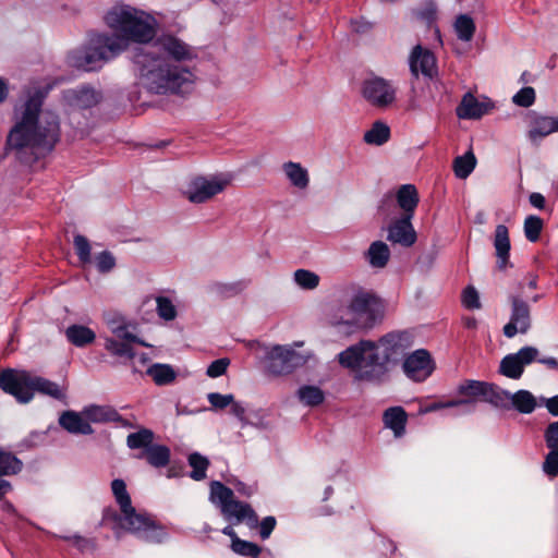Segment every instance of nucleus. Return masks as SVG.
<instances>
[{
	"instance_id": "473e14b6",
	"label": "nucleus",
	"mask_w": 558,
	"mask_h": 558,
	"mask_svg": "<svg viewBox=\"0 0 558 558\" xmlns=\"http://www.w3.org/2000/svg\"><path fill=\"white\" fill-rule=\"evenodd\" d=\"M298 400L305 407H317L325 400L324 391L314 385H302L295 392Z\"/></svg>"
},
{
	"instance_id": "dca6fc26",
	"label": "nucleus",
	"mask_w": 558,
	"mask_h": 558,
	"mask_svg": "<svg viewBox=\"0 0 558 558\" xmlns=\"http://www.w3.org/2000/svg\"><path fill=\"white\" fill-rule=\"evenodd\" d=\"M409 66L411 74L418 77L422 74L424 77L433 78L438 73L437 59L429 49L416 45L412 48L409 57Z\"/></svg>"
},
{
	"instance_id": "774afa93",
	"label": "nucleus",
	"mask_w": 558,
	"mask_h": 558,
	"mask_svg": "<svg viewBox=\"0 0 558 558\" xmlns=\"http://www.w3.org/2000/svg\"><path fill=\"white\" fill-rule=\"evenodd\" d=\"M535 362L544 364L547 367L553 368V369H555V367L558 366V361L553 356L539 357V355H538L537 360Z\"/></svg>"
},
{
	"instance_id": "aec40b11",
	"label": "nucleus",
	"mask_w": 558,
	"mask_h": 558,
	"mask_svg": "<svg viewBox=\"0 0 558 558\" xmlns=\"http://www.w3.org/2000/svg\"><path fill=\"white\" fill-rule=\"evenodd\" d=\"M281 170L292 187L299 191L308 189L311 182L310 172L303 165L295 161H286L282 163Z\"/></svg>"
},
{
	"instance_id": "603ef678",
	"label": "nucleus",
	"mask_w": 558,
	"mask_h": 558,
	"mask_svg": "<svg viewBox=\"0 0 558 558\" xmlns=\"http://www.w3.org/2000/svg\"><path fill=\"white\" fill-rule=\"evenodd\" d=\"M74 247H75V252H76L80 260L83 264L90 263V260H92L90 244L85 236H83L81 234L75 235L74 236Z\"/></svg>"
},
{
	"instance_id": "09e8293b",
	"label": "nucleus",
	"mask_w": 558,
	"mask_h": 558,
	"mask_svg": "<svg viewBox=\"0 0 558 558\" xmlns=\"http://www.w3.org/2000/svg\"><path fill=\"white\" fill-rule=\"evenodd\" d=\"M153 440V433L148 429H142L137 433L130 434L126 439V444L130 448H143L147 447Z\"/></svg>"
},
{
	"instance_id": "4d7b16f0",
	"label": "nucleus",
	"mask_w": 558,
	"mask_h": 558,
	"mask_svg": "<svg viewBox=\"0 0 558 558\" xmlns=\"http://www.w3.org/2000/svg\"><path fill=\"white\" fill-rule=\"evenodd\" d=\"M472 403V400L468 399H458V400H449L446 402H433L428 405H426L423 410H421L422 413H429L435 412L441 409L446 408H457L461 405H470Z\"/></svg>"
},
{
	"instance_id": "cd10ccee",
	"label": "nucleus",
	"mask_w": 558,
	"mask_h": 558,
	"mask_svg": "<svg viewBox=\"0 0 558 558\" xmlns=\"http://www.w3.org/2000/svg\"><path fill=\"white\" fill-rule=\"evenodd\" d=\"M537 405L536 398L531 391L519 389L515 392H511L510 410H515L521 414H531Z\"/></svg>"
},
{
	"instance_id": "a878e982",
	"label": "nucleus",
	"mask_w": 558,
	"mask_h": 558,
	"mask_svg": "<svg viewBox=\"0 0 558 558\" xmlns=\"http://www.w3.org/2000/svg\"><path fill=\"white\" fill-rule=\"evenodd\" d=\"M384 424L391 429L396 437H401L405 433L408 414L402 407L388 408L383 415Z\"/></svg>"
},
{
	"instance_id": "c9c22d12",
	"label": "nucleus",
	"mask_w": 558,
	"mask_h": 558,
	"mask_svg": "<svg viewBox=\"0 0 558 558\" xmlns=\"http://www.w3.org/2000/svg\"><path fill=\"white\" fill-rule=\"evenodd\" d=\"M146 373L153 378L155 384L159 386L169 385L173 383L177 377L175 371L169 364H153L147 368Z\"/></svg>"
},
{
	"instance_id": "c03bdc74",
	"label": "nucleus",
	"mask_w": 558,
	"mask_h": 558,
	"mask_svg": "<svg viewBox=\"0 0 558 558\" xmlns=\"http://www.w3.org/2000/svg\"><path fill=\"white\" fill-rule=\"evenodd\" d=\"M543 226L544 222L541 217L535 215L527 216L523 226L525 238L532 243L536 242L541 236Z\"/></svg>"
},
{
	"instance_id": "6ab92c4d",
	"label": "nucleus",
	"mask_w": 558,
	"mask_h": 558,
	"mask_svg": "<svg viewBox=\"0 0 558 558\" xmlns=\"http://www.w3.org/2000/svg\"><path fill=\"white\" fill-rule=\"evenodd\" d=\"M529 118L530 130L527 131V137L531 142H536L551 133L558 132V117H547L531 111Z\"/></svg>"
},
{
	"instance_id": "338daca9",
	"label": "nucleus",
	"mask_w": 558,
	"mask_h": 558,
	"mask_svg": "<svg viewBox=\"0 0 558 558\" xmlns=\"http://www.w3.org/2000/svg\"><path fill=\"white\" fill-rule=\"evenodd\" d=\"M9 82L0 76V104L4 102L9 97Z\"/></svg>"
},
{
	"instance_id": "680f3d73",
	"label": "nucleus",
	"mask_w": 558,
	"mask_h": 558,
	"mask_svg": "<svg viewBox=\"0 0 558 558\" xmlns=\"http://www.w3.org/2000/svg\"><path fill=\"white\" fill-rule=\"evenodd\" d=\"M230 365V360L227 357L218 359L210 363L207 367L206 374L210 378H217L223 375L227 372L228 366Z\"/></svg>"
},
{
	"instance_id": "6e6552de",
	"label": "nucleus",
	"mask_w": 558,
	"mask_h": 558,
	"mask_svg": "<svg viewBox=\"0 0 558 558\" xmlns=\"http://www.w3.org/2000/svg\"><path fill=\"white\" fill-rule=\"evenodd\" d=\"M117 523L121 529L146 542H161L166 537L163 527L157 524L148 513L133 506L117 517Z\"/></svg>"
},
{
	"instance_id": "423d86ee",
	"label": "nucleus",
	"mask_w": 558,
	"mask_h": 558,
	"mask_svg": "<svg viewBox=\"0 0 558 558\" xmlns=\"http://www.w3.org/2000/svg\"><path fill=\"white\" fill-rule=\"evenodd\" d=\"M302 342L281 345H263L253 344L252 348L260 350L265 354V363L267 372L275 376H283L291 374L294 369L307 364L313 357L311 351H299L298 348Z\"/></svg>"
},
{
	"instance_id": "7ed1b4c3",
	"label": "nucleus",
	"mask_w": 558,
	"mask_h": 558,
	"mask_svg": "<svg viewBox=\"0 0 558 558\" xmlns=\"http://www.w3.org/2000/svg\"><path fill=\"white\" fill-rule=\"evenodd\" d=\"M413 343L410 330H392L377 341L362 339L351 344V375L373 385L389 381L391 367L402 362Z\"/></svg>"
},
{
	"instance_id": "20e7f679",
	"label": "nucleus",
	"mask_w": 558,
	"mask_h": 558,
	"mask_svg": "<svg viewBox=\"0 0 558 558\" xmlns=\"http://www.w3.org/2000/svg\"><path fill=\"white\" fill-rule=\"evenodd\" d=\"M124 51L125 48L114 33L98 32L92 34L84 45L69 50L65 63L77 70L96 71Z\"/></svg>"
},
{
	"instance_id": "f8f14e48",
	"label": "nucleus",
	"mask_w": 558,
	"mask_h": 558,
	"mask_svg": "<svg viewBox=\"0 0 558 558\" xmlns=\"http://www.w3.org/2000/svg\"><path fill=\"white\" fill-rule=\"evenodd\" d=\"M538 354L539 350L536 347L524 345L501 359L498 373L506 378L518 380L524 374L525 367L537 360Z\"/></svg>"
},
{
	"instance_id": "3c124183",
	"label": "nucleus",
	"mask_w": 558,
	"mask_h": 558,
	"mask_svg": "<svg viewBox=\"0 0 558 558\" xmlns=\"http://www.w3.org/2000/svg\"><path fill=\"white\" fill-rule=\"evenodd\" d=\"M512 101L519 107H531L535 102L534 88L530 86L522 87L519 92H517L513 95Z\"/></svg>"
},
{
	"instance_id": "5fc2aeb1",
	"label": "nucleus",
	"mask_w": 558,
	"mask_h": 558,
	"mask_svg": "<svg viewBox=\"0 0 558 558\" xmlns=\"http://www.w3.org/2000/svg\"><path fill=\"white\" fill-rule=\"evenodd\" d=\"M462 304L468 310L481 308V301L477 290L473 286H468L462 291L461 296Z\"/></svg>"
},
{
	"instance_id": "4be33fe9",
	"label": "nucleus",
	"mask_w": 558,
	"mask_h": 558,
	"mask_svg": "<svg viewBox=\"0 0 558 558\" xmlns=\"http://www.w3.org/2000/svg\"><path fill=\"white\" fill-rule=\"evenodd\" d=\"M494 246L497 256V267L499 270H505L508 266H511L509 263V253L511 248L509 231L505 225L496 226Z\"/></svg>"
},
{
	"instance_id": "bf43d9fd",
	"label": "nucleus",
	"mask_w": 558,
	"mask_h": 558,
	"mask_svg": "<svg viewBox=\"0 0 558 558\" xmlns=\"http://www.w3.org/2000/svg\"><path fill=\"white\" fill-rule=\"evenodd\" d=\"M207 399L214 409L222 410L233 403L234 396L231 393L221 395L218 392H210L207 395Z\"/></svg>"
},
{
	"instance_id": "a211bd4d",
	"label": "nucleus",
	"mask_w": 558,
	"mask_h": 558,
	"mask_svg": "<svg viewBox=\"0 0 558 558\" xmlns=\"http://www.w3.org/2000/svg\"><path fill=\"white\" fill-rule=\"evenodd\" d=\"M62 97L68 106L75 109L92 108L102 100L101 92L89 85L69 88L63 92Z\"/></svg>"
},
{
	"instance_id": "864d4df0",
	"label": "nucleus",
	"mask_w": 558,
	"mask_h": 558,
	"mask_svg": "<svg viewBox=\"0 0 558 558\" xmlns=\"http://www.w3.org/2000/svg\"><path fill=\"white\" fill-rule=\"evenodd\" d=\"M543 439L547 449H558V420L546 425L543 430Z\"/></svg>"
},
{
	"instance_id": "0e129e2a",
	"label": "nucleus",
	"mask_w": 558,
	"mask_h": 558,
	"mask_svg": "<svg viewBox=\"0 0 558 558\" xmlns=\"http://www.w3.org/2000/svg\"><path fill=\"white\" fill-rule=\"evenodd\" d=\"M541 404L545 405L547 411L553 415L558 417V395L553 396L550 398L541 397Z\"/></svg>"
},
{
	"instance_id": "e433bc0d",
	"label": "nucleus",
	"mask_w": 558,
	"mask_h": 558,
	"mask_svg": "<svg viewBox=\"0 0 558 558\" xmlns=\"http://www.w3.org/2000/svg\"><path fill=\"white\" fill-rule=\"evenodd\" d=\"M453 27L458 39L464 43L472 40L476 29L474 20L469 14L458 15Z\"/></svg>"
},
{
	"instance_id": "4468645a",
	"label": "nucleus",
	"mask_w": 558,
	"mask_h": 558,
	"mask_svg": "<svg viewBox=\"0 0 558 558\" xmlns=\"http://www.w3.org/2000/svg\"><path fill=\"white\" fill-rule=\"evenodd\" d=\"M138 343L148 347L146 342L141 340L136 335V326L132 323L121 328V331L113 332L112 337L105 339L106 350L116 356L135 359L133 344Z\"/></svg>"
},
{
	"instance_id": "c85d7f7f",
	"label": "nucleus",
	"mask_w": 558,
	"mask_h": 558,
	"mask_svg": "<svg viewBox=\"0 0 558 558\" xmlns=\"http://www.w3.org/2000/svg\"><path fill=\"white\" fill-rule=\"evenodd\" d=\"M35 391H38L43 395H47L53 399L63 401L66 397V385H59L49 379L34 375L33 395L35 393Z\"/></svg>"
},
{
	"instance_id": "f257e3e1",
	"label": "nucleus",
	"mask_w": 558,
	"mask_h": 558,
	"mask_svg": "<svg viewBox=\"0 0 558 558\" xmlns=\"http://www.w3.org/2000/svg\"><path fill=\"white\" fill-rule=\"evenodd\" d=\"M102 21L128 50L131 45H148L133 58L137 84L156 95L189 93L196 76L189 63L197 58L196 49L172 33H162L156 14L118 1L109 7Z\"/></svg>"
},
{
	"instance_id": "b1692460",
	"label": "nucleus",
	"mask_w": 558,
	"mask_h": 558,
	"mask_svg": "<svg viewBox=\"0 0 558 558\" xmlns=\"http://www.w3.org/2000/svg\"><path fill=\"white\" fill-rule=\"evenodd\" d=\"M391 252L389 246L380 240L371 243L364 253V258L373 269L385 268L390 260Z\"/></svg>"
},
{
	"instance_id": "bb28decb",
	"label": "nucleus",
	"mask_w": 558,
	"mask_h": 558,
	"mask_svg": "<svg viewBox=\"0 0 558 558\" xmlns=\"http://www.w3.org/2000/svg\"><path fill=\"white\" fill-rule=\"evenodd\" d=\"M488 383L469 379L460 384L457 388L458 393L470 397L472 403L470 405H463L465 409L461 411V414L472 413L474 411V399L485 398Z\"/></svg>"
},
{
	"instance_id": "412c9836",
	"label": "nucleus",
	"mask_w": 558,
	"mask_h": 558,
	"mask_svg": "<svg viewBox=\"0 0 558 558\" xmlns=\"http://www.w3.org/2000/svg\"><path fill=\"white\" fill-rule=\"evenodd\" d=\"M59 424L70 434L90 435L94 433L84 412L65 411L59 417Z\"/></svg>"
},
{
	"instance_id": "1a4fd4ad",
	"label": "nucleus",
	"mask_w": 558,
	"mask_h": 558,
	"mask_svg": "<svg viewBox=\"0 0 558 558\" xmlns=\"http://www.w3.org/2000/svg\"><path fill=\"white\" fill-rule=\"evenodd\" d=\"M230 184V178L226 174L195 177L186 185L183 194L194 204H202L225 191Z\"/></svg>"
},
{
	"instance_id": "37998d69",
	"label": "nucleus",
	"mask_w": 558,
	"mask_h": 558,
	"mask_svg": "<svg viewBox=\"0 0 558 558\" xmlns=\"http://www.w3.org/2000/svg\"><path fill=\"white\" fill-rule=\"evenodd\" d=\"M22 470V462L12 453L0 450V476H8L19 473Z\"/></svg>"
},
{
	"instance_id": "4c0bfd02",
	"label": "nucleus",
	"mask_w": 558,
	"mask_h": 558,
	"mask_svg": "<svg viewBox=\"0 0 558 558\" xmlns=\"http://www.w3.org/2000/svg\"><path fill=\"white\" fill-rule=\"evenodd\" d=\"M476 158L473 151L469 150L453 160V172L458 179H466L475 169Z\"/></svg>"
},
{
	"instance_id": "0eeeda50",
	"label": "nucleus",
	"mask_w": 558,
	"mask_h": 558,
	"mask_svg": "<svg viewBox=\"0 0 558 558\" xmlns=\"http://www.w3.org/2000/svg\"><path fill=\"white\" fill-rule=\"evenodd\" d=\"M209 500L220 509L227 521L233 524L244 522L250 527L257 525V515L250 505L234 499L233 492L220 482L210 484Z\"/></svg>"
},
{
	"instance_id": "58836bf2",
	"label": "nucleus",
	"mask_w": 558,
	"mask_h": 558,
	"mask_svg": "<svg viewBox=\"0 0 558 558\" xmlns=\"http://www.w3.org/2000/svg\"><path fill=\"white\" fill-rule=\"evenodd\" d=\"M156 313L165 322H172L178 317V306L175 301L166 295H158L155 299Z\"/></svg>"
},
{
	"instance_id": "f704fd0d",
	"label": "nucleus",
	"mask_w": 558,
	"mask_h": 558,
	"mask_svg": "<svg viewBox=\"0 0 558 558\" xmlns=\"http://www.w3.org/2000/svg\"><path fill=\"white\" fill-rule=\"evenodd\" d=\"M292 280L294 284L303 291H314L320 283L319 275L305 268L294 270Z\"/></svg>"
},
{
	"instance_id": "a18cd8bd",
	"label": "nucleus",
	"mask_w": 558,
	"mask_h": 558,
	"mask_svg": "<svg viewBox=\"0 0 558 558\" xmlns=\"http://www.w3.org/2000/svg\"><path fill=\"white\" fill-rule=\"evenodd\" d=\"M348 314V307L342 306L340 308L330 307L328 312V323L330 326L335 328H339L343 331V335L347 336L349 333L348 323L345 320Z\"/></svg>"
},
{
	"instance_id": "2f4dec72",
	"label": "nucleus",
	"mask_w": 558,
	"mask_h": 558,
	"mask_svg": "<svg viewBox=\"0 0 558 558\" xmlns=\"http://www.w3.org/2000/svg\"><path fill=\"white\" fill-rule=\"evenodd\" d=\"M484 401L497 409L509 411L511 392L496 385L488 384Z\"/></svg>"
},
{
	"instance_id": "393cba45",
	"label": "nucleus",
	"mask_w": 558,
	"mask_h": 558,
	"mask_svg": "<svg viewBox=\"0 0 558 558\" xmlns=\"http://www.w3.org/2000/svg\"><path fill=\"white\" fill-rule=\"evenodd\" d=\"M397 205L403 210V215L414 217L420 197L415 185L402 184L395 194Z\"/></svg>"
},
{
	"instance_id": "052dcab7",
	"label": "nucleus",
	"mask_w": 558,
	"mask_h": 558,
	"mask_svg": "<svg viewBox=\"0 0 558 558\" xmlns=\"http://www.w3.org/2000/svg\"><path fill=\"white\" fill-rule=\"evenodd\" d=\"M95 264L100 272H108L116 266V259L113 255L107 251H104L95 256Z\"/></svg>"
},
{
	"instance_id": "13d9d810",
	"label": "nucleus",
	"mask_w": 558,
	"mask_h": 558,
	"mask_svg": "<svg viewBox=\"0 0 558 558\" xmlns=\"http://www.w3.org/2000/svg\"><path fill=\"white\" fill-rule=\"evenodd\" d=\"M396 207V198L392 192L385 193L378 202L377 213L380 216L388 217Z\"/></svg>"
},
{
	"instance_id": "9d476101",
	"label": "nucleus",
	"mask_w": 558,
	"mask_h": 558,
	"mask_svg": "<svg viewBox=\"0 0 558 558\" xmlns=\"http://www.w3.org/2000/svg\"><path fill=\"white\" fill-rule=\"evenodd\" d=\"M363 98L373 107L386 109L397 100V87L391 81L380 76H372L362 84Z\"/></svg>"
},
{
	"instance_id": "a19ab883",
	"label": "nucleus",
	"mask_w": 558,
	"mask_h": 558,
	"mask_svg": "<svg viewBox=\"0 0 558 558\" xmlns=\"http://www.w3.org/2000/svg\"><path fill=\"white\" fill-rule=\"evenodd\" d=\"M145 458L153 466H165L169 462L170 451L166 446H149L145 450Z\"/></svg>"
},
{
	"instance_id": "6e6d98bb",
	"label": "nucleus",
	"mask_w": 558,
	"mask_h": 558,
	"mask_svg": "<svg viewBox=\"0 0 558 558\" xmlns=\"http://www.w3.org/2000/svg\"><path fill=\"white\" fill-rule=\"evenodd\" d=\"M105 322L111 333L121 331V328L131 323L118 312L107 313L105 315Z\"/></svg>"
},
{
	"instance_id": "49530a36",
	"label": "nucleus",
	"mask_w": 558,
	"mask_h": 558,
	"mask_svg": "<svg viewBox=\"0 0 558 558\" xmlns=\"http://www.w3.org/2000/svg\"><path fill=\"white\" fill-rule=\"evenodd\" d=\"M189 463L193 471L191 477L195 481H201L206 477V470L208 468V460L199 453H192L189 457Z\"/></svg>"
},
{
	"instance_id": "ddd939ff",
	"label": "nucleus",
	"mask_w": 558,
	"mask_h": 558,
	"mask_svg": "<svg viewBox=\"0 0 558 558\" xmlns=\"http://www.w3.org/2000/svg\"><path fill=\"white\" fill-rule=\"evenodd\" d=\"M509 302V322L504 326L502 332L506 338L511 339L518 333L525 335L531 328L532 319L530 305L520 295H510Z\"/></svg>"
},
{
	"instance_id": "9b49d317",
	"label": "nucleus",
	"mask_w": 558,
	"mask_h": 558,
	"mask_svg": "<svg viewBox=\"0 0 558 558\" xmlns=\"http://www.w3.org/2000/svg\"><path fill=\"white\" fill-rule=\"evenodd\" d=\"M33 379L28 372L7 369L0 374V388L19 402L27 403L33 399Z\"/></svg>"
},
{
	"instance_id": "f03ea898",
	"label": "nucleus",
	"mask_w": 558,
	"mask_h": 558,
	"mask_svg": "<svg viewBox=\"0 0 558 558\" xmlns=\"http://www.w3.org/2000/svg\"><path fill=\"white\" fill-rule=\"evenodd\" d=\"M48 76L29 78L21 88L13 107V128L8 136L10 148L29 153L34 158L50 151L59 140V119L43 109L45 99L56 86Z\"/></svg>"
},
{
	"instance_id": "7c9ffc66",
	"label": "nucleus",
	"mask_w": 558,
	"mask_h": 558,
	"mask_svg": "<svg viewBox=\"0 0 558 558\" xmlns=\"http://www.w3.org/2000/svg\"><path fill=\"white\" fill-rule=\"evenodd\" d=\"M83 412L89 425L92 423L102 424L118 420L117 411L109 407L90 405L85 408Z\"/></svg>"
},
{
	"instance_id": "f3484780",
	"label": "nucleus",
	"mask_w": 558,
	"mask_h": 558,
	"mask_svg": "<svg viewBox=\"0 0 558 558\" xmlns=\"http://www.w3.org/2000/svg\"><path fill=\"white\" fill-rule=\"evenodd\" d=\"M411 215H402L393 219L386 228L387 241L403 247H411L417 239Z\"/></svg>"
},
{
	"instance_id": "72a5a7b5",
	"label": "nucleus",
	"mask_w": 558,
	"mask_h": 558,
	"mask_svg": "<svg viewBox=\"0 0 558 558\" xmlns=\"http://www.w3.org/2000/svg\"><path fill=\"white\" fill-rule=\"evenodd\" d=\"M390 128L387 123L378 120L364 133V142L368 145L381 146L390 138Z\"/></svg>"
},
{
	"instance_id": "ea45409f",
	"label": "nucleus",
	"mask_w": 558,
	"mask_h": 558,
	"mask_svg": "<svg viewBox=\"0 0 558 558\" xmlns=\"http://www.w3.org/2000/svg\"><path fill=\"white\" fill-rule=\"evenodd\" d=\"M230 412L243 424V425H253L257 427H266V423L263 420V411L259 410L255 413V421L250 420L246 415V407L244 403L235 401L233 399V403L230 404Z\"/></svg>"
},
{
	"instance_id": "5701e85b",
	"label": "nucleus",
	"mask_w": 558,
	"mask_h": 558,
	"mask_svg": "<svg viewBox=\"0 0 558 558\" xmlns=\"http://www.w3.org/2000/svg\"><path fill=\"white\" fill-rule=\"evenodd\" d=\"M489 110V105L478 101L471 93H466L457 107V116L460 119H480Z\"/></svg>"
},
{
	"instance_id": "e2e57ef3",
	"label": "nucleus",
	"mask_w": 558,
	"mask_h": 558,
	"mask_svg": "<svg viewBox=\"0 0 558 558\" xmlns=\"http://www.w3.org/2000/svg\"><path fill=\"white\" fill-rule=\"evenodd\" d=\"M276 526V519L274 517H266L260 522V536L263 539H266L270 536L271 532Z\"/></svg>"
},
{
	"instance_id": "c756f323",
	"label": "nucleus",
	"mask_w": 558,
	"mask_h": 558,
	"mask_svg": "<svg viewBox=\"0 0 558 558\" xmlns=\"http://www.w3.org/2000/svg\"><path fill=\"white\" fill-rule=\"evenodd\" d=\"M65 337L75 347H85L93 343L96 333L83 325H71L65 329Z\"/></svg>"
},
{
	"instance_id": "2eb2a0df",
	"label": "nucleus",
	"mask_w": 558,
	"mask_h": 558,
	"mask_svg": "<svg viewBox=\"0 0 558 558\" xmlns=\"http://www.w3.org/2000/svg\"><path fill=\"white\" fill-rule=\"evenodd\" d=\"M404 375L416 383L426 380L435 371V362L426 349H417L402 360Z\"/></svg>"
},
{
	"instance_id": "39448f33",
	"label": "nucleus",
	"mask_w": 558,
	"mask_h": 558,
	"mask_svg": "<svg viewBox=\"0 0 558 558\" xmlns=\"http://www.w3.org/2000/svg\"><path fill=\"white\" fill-rule=\"evenodd\" d=\"M384 316V300L373 289L351 287V333L371 331Z\"/></svg>"
},
{
	"instance_id": "de8ad7c7",
	"label": "nucleus",
	"mask_w": 558,
	"mask_h": 558,
	"mask_svg": "<svg viewBox=\"0 0 558 558\" xmlns=\"http://www.w3.org/2000/svg\"><path fill=\"white\" fill-rule=\"evenodd\" d=\"M231 549L241 556L257 557L260 553V547L252 542L236 538L231 543Z\"/></svg>"
},
{
	"instance_id": "79ce46f5",
	"label": "nucleus",
	"mask_w": 558,
	"mask_h": 558,
	"mask_svg": "<svg viewBox=\"0 0 558 558\" xmlns=\"http://www.w3.org/2000/svg\"><path fill=\"white\" fill-rule=\"evenodd\" d=\"M111 490L114 496L116 502L119 506L120 513L132 505L131 496L126 490V485L123 480L116 478L111 482Z\"/></svg>"
},
{
	"instance_id": "69168bd1",
	"label": "nucleus",
	"mask_w": 558,
	"mask_h": 558,
	"mask_svg": "<svg viewBox=\"0 0 558 558\" xmlns=\"http://www.w3.org/2000/svg\"><path fill=\"white\" fill-rule=\"evenodd\" d=\"M529 202L533 207H535L539 210L544 209L545 205H546V199H545L544 195L538 192L531 193L529 196Z\"/></svg>"
},
{
	"instance_id": "8fccbe9b",
	"label": "nucleus",
	"mask_w": 558,
	"mask_h": 558,
	"mask_svg": "<svg viewBox=\"0 0 558 558\" xmlns=\"http://www.w3.org/2000/svg\"><path fill=\"white\" fill-rule=\"evenodd\" d=\"M542 470L549 477L558 475V449H548L542 464Z\"/></svg>"
}]
</instances>
